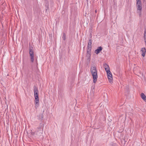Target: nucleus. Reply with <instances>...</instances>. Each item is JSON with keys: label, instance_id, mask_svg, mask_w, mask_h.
<instances>
[{"label": "nucleus", "instance_id": "f257e3e1", "mask_svg": "<svg viewBox=\"0 0 146 146\" xmlns=\"http://www.w3.org/2000/svg\"><path fill=\"white\" fill-rule=\"evenodd\" d=\"M43 124L40 123L39 126L36 129L35 132L32 133V134L33 135L36 134L37 137L41 135L43 132Z\"/></svg>", "mask_w": 146, "mask_h": 146}, {"label": "nucleus", "instance_id": "f03ea898", "mask_svg": "<svg viewBox=\"0 0 146 146\" xmlns=\"http://www.w3.org/2000/svg\"><path fill=\"white\" fill-rule=\"evenodd\" d=\"M90 72L92 75L93 78L94 79L93 82L96 83L98 78L97 74V70L96 67L94 66H92L90 70Z\"/></svg>", "mask_w": 146, "mask_h": 146}, {"label": "nucleus", "instance_id": "7ed1b4c3", "mask_svg": "<svg viewBox=\"0 0 146 146\" xmlns=\"http://www.w3.org/2000/svg\"><path fill=\"white\" fill-rule=\"evenodd\" d=\"M142 5L141 1H137L136 4V6L137 7V13L139 14L140 16H141V15Z\"/></svg>", "mask_w": 146, "mask_h": 146}, {"label": "nucleus", "instance_id": "20e7f679", "mask_svg": "<svg viewBox=\"0 0 146 146\" xmlns=\"http://www.w3.org/2000/svg\"><path fill=\"white\" fill-rule=\"evenodd\" d=\"M29 54L31 57V61L33 62L34 61V55L33 53V51L32 49H29Z\"/></svg>", "mask_w": 146, "mask_h": 146}, {"label": "nucleus", "instance_id": "39448f33", "mask_svg": "<svg viewBox=\"0 0 146 146\" xmlns=\"http://www.w3.org/2000/svg\"><path fill=\"white\" fill-rule=\"evenodd\" d=\"M38 90L37 88L35 86L34 87V92L35 97H38Z\"/></svg>", "mask_w": 146, "mask_h": 146}, {"label": "nucleus", "instance_id": "423d86ee", "mask_svg": "<svg viewBox=\"0 0 146 146\" xmlns=\"http://www.w3.org/2000/svg\"><path fill=\"white\" fill-rule=\"evenodd\" d=\"M35 98V108H37L39 106V100L38 97H36Z\"/></svg>", "mask_w": 146, "mask_h": 146}, {"label": "nucleus", "instance_id": "0eeeda50", "mask_svg": "<svg viewBox=\"0 0 146 146\" xmlns=\"http://www.w3.org/2000/svg\"><path fill=\"white\" fill-rule=\"evenodd\" d=\"M141 52L142 56L144 57L145 56V52H146V49L145 48H142L141 49Z\"/></svg>", "mask_w": 146, "mask_h": 146}, {"label": "nucleus", "instance_id": "6e6552de", "mask_svg": "<svg viewBox=\"0 0 146 146\" xmlns=\"http://www.w3.org/2000/svg\"><path fill=\"white\" fill-rule=\"evenodd\" d=\"M102 48L101 46H100L98 47L97 49L95 51V52L97 54H98L102 50Z\"/></svg>", "mask_w": 146, "mask_h": 146}, {"label": "nucleus", "instance_id": "1a4fd4ad", "mask_svg": "<svg viewBox=\"0 0 146 146\" xmlns=\"http://www.w3.org/2000/svg\"><path fill=\"white\" fill-rule=\"evenodd\" d=\"M104 68L106 72H110V69L108 65L106 64H104Z\"/></svg>", "mask_w": 146, "mask_h": 146}, {"label": "nucleus", "instance_id": "9d476101", "mask_svg": "<svg viewBox=\"0 0 146 146\" xmlns=\"http://www.w3.org/2000/svg\"><path fill=\"white\" fill-rule=\"evenodd\" d=\"M91 48H87V53L88 54V59L89 60V61H90V51Z\"/></svg>", "mask_w": 146, "mask_h": 146}, {"label": "nucleus", "instance_id": "9b49d317", "mask_svg": "<svg viewBox=\"0 0 146 146\" xmlns=\"http://www.w3.org/2000/svg\"><path fill=\"white\" fill-rule=\"evenodd\" d=\"M92 40L91 39H90L89 40V42L88 43V45L87 46V48H91L92 46L91 45L92 44Z\"/></svg>", "mask_w": 146, "mask_h": 146}, {"label": "nucleus", "instance_id": "f8f14e48", "mask_svg": "<svg viewBox=\"0 0 146 146\" xmlns=\"http://www.w3.org/2000/svg\"><path fill=\"white\" fill-rule=\"evenodd\" d=\"M141 96L144 101L146 102V96L144 94L142 93H141Z\"/></svg>", "mask_w": 146, "mask_h": 146}, {"label": "nucleus", "instance_id": "ddd939ff", "mask_svg": "<svg viewBox=\"0 0 146 146\" xmlns=\"http://www.w3.org/2000/svg\"><path fill=\"white\" fill-rule=\"evenodd\" d=\"M44 115V113H42L40 115L38 116V119L40 120H42L43 118Z\"/></svg>", "mask_w": 146, "mask_h": 146}, {"label": "nucleus", "instance_id": "4468645a", "mask_svg": "<svg viewBox=\"0 0 146 146\" xmlns=\"http://www.w3.org/2000/svg\"><path fill=\"white\" fill-rule=\"evenodd\" d=\"M106 72L107 74L108 75V77H112V74L110 70V72L107 71Z\"/></svg>", "mask_w": 146, "mask_h": 146}, {"label": "nucleus", "instance_id": "2eb2a0df", "mask_svg": "<svg viewBox=\"0 0 146 146\" xmlns=\"http://www.w3.org/2000/svg\"><path fill=\"white\" fill-rule=\"evenodd\" d=\"M144 40L145 42L146 45V31H145L144 32Z\"/></svg>", "mask_w": 146, "mask_h": 146}, {"label": "nucleus", "instance_id": "dca6fc26", "mask_svg": "<svg viewBox=\"0 0 146 146\" xmlns=\"http://www.w3.org/2000/svg\"><path fill=\"white\" fill-rule=\"evenodd\" d=\"M108 78L109 80V81L110 82H111L112 81L113 78L112 77H108Z\"/></svg>", "mask_w": 146, "mask_h": 146}, {"label": "nucleus", "instance_id": "f3484780", "mask_svg": "<svg viewBox=\"0 0 146 146\" xmlns=\"http://www.w3.org/2000/svg\"><path fill=\"white\" fill-rule=\"evenodd\" d=\"M62 38L64 40L66 39V35L65 33H63Z\"/></svg>", "mask_w": 146, "mask_h": 146}, {"label": "nucleus", "instance_id": "a211bd4d", "mask_svg": "<svg viewBox=\"0 0 146 146\" xmlns=\"http://www.w3.org/2000/svg\"><path fill=\"white\" fill-rule=\"evenodd\" d=\"M46 11L47 10V9H48V6H47L46 5Z\"/></svg>", "mask_w": 146, "mask_h": 146}, {"label": "nucleus", "instance_id": "6ab92c4d", "mask_svg": "<svg viewBox=\"0 0 146 146\" xmlns=\"http://www.w3.org/2000/svg\"><path fill=\"white\" fill-rule=\"evenodd\" d=\"M95 12H96V13H97V10H95Z\"/></svg>", "mask_w": 146, "mask_h": 146}]
</instances>
